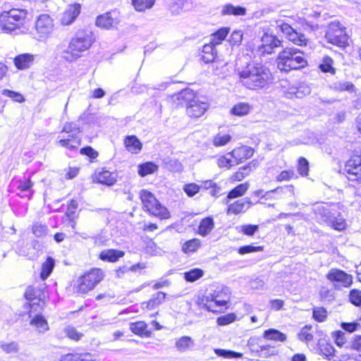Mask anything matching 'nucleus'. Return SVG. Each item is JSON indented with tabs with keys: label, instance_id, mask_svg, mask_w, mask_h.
Masks as SVG:
<instances>
[{
	"label": "nucleus",
	"instance_id": "f257e3e1",
	"mask_svg": "<svg viewBox=\"0 0 361 361\" xmlns=\"http://www.w3.org/2000/svg\"><path fill=\"white\" fill-rule=\"evenodd\" d=\"M238 75L243 85L252 90L262 89L272 82L269 69L261 63H249L238 70Z\"/></svg>",
	"mask_w": 361,
	"mask_h": 361
},
{
	"label": "nucleus",
	"instance_id": "f03ea898",
	"mask_svg": "<svg viewBox=\"0 0 361 361\" xmlns=\"http://www.w3.org/2000/svg\"><path fill=\"white\" fill-rule=\"evenodd\" d=\"M91 31L79 30L71 39L68 47L62 52L61 57L68 62H72L81 56V53L87 50L94 42Z\"/></svg>",
	"mask_w": 361,
	"mask_h": 361
},
{
	"label": "nucleus",
	"instance_id": "7ed1b4c3",
	"mask_svg": "<svg viewBox=\"0 0 361 361\" xmlns=\"http://www.w3.org/2000/svg\"><path fill=\"white\" fill-rule=\"evenodd\" d=\"M307 66L304 52L294 47H286L277 58L278 68L284 72L301 69Z\"/></svg>",
	"mask_w": 361,
	"mask_h": 361
},
{
	"label": "nucleus",
	"instance_id": "20e7f679",
	"mask_svg": "<svg viewBox=\"0 0 361 361\" xmlns=\"http://www.w3.org/2000/svg\"><path fill=\"white\" fill-rule=\"evenodd\" d=\"M178 98L185 102L186 114L192 118L201 117L209 107V104L207 101L201 100L195 95V92L190 89L182 90Z\"/></svg>",
	"mask_w": 361,
	"mask_h": 361
},
{
	"label": "nucleus",
	"instance_id": "39448f33",
	"mask_svg": "<svg viewBox=\"0 0 361 361\" xmlns=\"http://www.w3.org/2000/svg\"><path fill=\"white\" fill-rule=\"evenodd\" d=\"M27 11L25 9L12 8L0 15V27L6 33L19 30L26 21Z\"/></svg>",
	"mask_w": 361,
	"mask_h": 361
},
{
	"label": "nucleus",
	"instance_id": "423d86ee",
	"mask_svg": "<svg viewBox=\"0 0 361 361\" xmlns=\"http://www.w3.org/2000/svg\"><path fill=\"white\" fill-rule=\"evenodd\" d=\"M104 274L102 269L93 268L80 276L75 284V289L79 293H87L103 280Z\"/></svg>",
	"mask_w": 361,
	"mask_h": 361
},
{
	"label": "nucleus",
	"instance_id": "0eeeda50",
	"mask_svg": "<svg viewBox=\"0 0 361 361\" xmlns=\"http://www.w3.org/2000/svg\"><path fill=\"white\" fill-rule=\"evenodd\" d=\"M140 199L143 208L151 215L160 219H167L170 217L169 210L160 204L152 192L142 190L140 192Z\"/></svg>",
	"mask_w": 361,
	"mask_h": 361
},
{
	"label": "nucleus",
	"instance_id": "6e6552de",
	"mask_svg": "<svg viewBox=\"0 0 361 361\" xmlns=\"http://www.w3.org/2000/svg\"><path fill=\"white\" fill-rule=\"evenodd\" d=\"M325 38L328 42L339 47H345L348 45V36L346 34L345 27L338 21H332L329 24Z\"/></svg>",
	"mask_w": 361,
	"mask_h": 361
},
{
	"label": "nucleus",
	"instance_id": "1a4fd4ad",
	"mask_svg": "<svg viewBox=\"0 0 361 361\" xmlns=\"http://www.w3.org/2000/svg\"><path fill=\"white\" fill-rule=\"evenodd\" d=\"M228 297L214 290L213 293H207L203 298L199 300L198 304L202 305L207 310L217 312L223 310L228 301Z\"/></svg>",
	"mask_w": 361,
	"mask_h": 361
},
{
	"label": "nucleus",
	"instance_id": "9d476101",
	"mask_svg": "<svg viewBox=\"0 0 361 361\" xmlns=\"http://www.w3.org/2000/svg\"><path fill=\"white\" fill-rule=\"evenodd\" d=\"M63 133L66 134L72 133V138H61L59 141V145L71 150L77 149L78 146L80 145V138L78 136L80 130L78 125L73 122H66L61 132V133Z\"/></svg>",
	"mask_w": 361,
	"mask_h": 361
},
{
	"label": "nucleus",
	"instance_id": "9b49d317",
	"mask_svg": "<svg viewBox=\"0 0 361 361\" xmlns=\"http://www.w3.org/2000/svg\"><path fill=\"white\" fill-rule=\"evenodd\" d=\"M54 23L52 19L47 14L40 15L35 23V30L37 40L42 41L47 39L52 32Z\"/></svg>",
	"mask_w": 361,
	"mask_h": 361
},
{
	"label": "nucleus",
	"instance_id": "f8f14e48",
	"mask_svg": "<svg viewBox=\"0 0 361 361\" xmlns=\"http://www.w3.org/2000/svg\"><path fill=\"white\" fill-rule=\"evenodd\" d=\"M343 171L348 180L359 181L361 179V157L360 156L351 157L345 163Z\"/></svg>",
	"mask_w": 361,
	"mask_h": 361
},
{
	"label": "nucleus",
	"instance_id": "ddd939ff",
	"mask_svg": "<svg viewBox=\"0 0 361 361\" xmlns=\"http://www.w3.org/2000/svg\"><path fill=\"white\" fill-rule=\"evenodd\" d=\"M261 41L262 45L259 49L262 54H272L275 48L282 47V42L276 36L268 33L263 35Z\"/></svg>",
	"mask_w": 361,
	"mask_h": 361
},
{
	"label": "nucleus",
	"instance_id": "4468645a",
	"mask_svg": "<svg viewBox=\"0 0 361 361\" xmlns=\"http://www.w3.org/2000/svg\"><path fill=\"white\" fill-rule=\"evenodd\" d=\"M326 278L330 281L337 282L341 286L345 288L349 287L353 283L351 275L337 269H331L327 274Z\"/></svg>",
	"mask_w": 361,
	"mask_h": 361
},
{
	"label": "nucleus",
	"instance_id": "2eb2a0df",
	"mask_svg": "<svg viewBox=\"0 0 361 361\" xmlns=\"http://www.w3.org/2000/svg\"><path fill=\"white\" fill-rule=\"evenodd\" d=\"M118 23L116 12H107L99 16L96 20L97 26L106 30L116 27Z\"/></svg>",
	"mask_w": 361,
	"mask_h": 361
},
{
	"label": "nucleus",
	"instance_id": "dca6fc26",
	"mask_svg": "<svg viewBox=\"0 0 361 361\" xmlns=\"http://www.w3.org/2000/svg\"><path fill=\"white\" fill-rule=\"evenodd\" d=\"M228 209L226 214L228 215L233 214H238L241 212H245L252 204L251 200L249 197H245L235 201L231 204H227Z\"/></svg>",
	"mask_w": 361,
	"mask_h": 361
},
{
	"label": "nucleus",
	"instance_id": "f3484780",
	"mask_svg": "<svg viewBox=\"0 0 361 361\" xmlns=\"http://www.w3.org/2000/svg\"><path fill=\"white\" fill-rule=\"evenodd\" d=\"M80 5L75 4L70 5L64 11L61 18V22L63 25H69L73 23L80 13Z\"/></svg>",
	"mask_w": 361,
	"mask_h": 361
},
{
	"label": "nucleus",
	"instance_id": "a211bd4d",
	"mask_svg": "<svg viewBox=\"0 0 361 361\" xmlns=\"http://www.w3.org/2000/svg\"><path fill=\"white\" fill-rule=\"evenodd\" d=\"M311 92L310 87L306 84H300L298 86L290 87L285 92V95L288 99L302 98Z\"/></svg>",
	"mask_w": 361,
	"mask_h": 361
},
{
	"label": "nucleus",
	"instance_id": "6ab92c4d",
	"mask_svg": "<svg viewBox=\"0 0 361 361\" xmlns=\"http://www.w3.org/2000/svg\"><path fill=\"white\" fill-rule=\"evenodd\" d=\"M254 151L252 148L247 146H242L234 149L231 152L228 154L234 160L237 161V164L243 160L250 158L253 155Z\"/></svg>",
	"mask_w": 361,
	"mask_h": 361
},
{
	"label": "nucleus",
	"instance_id": "aec40b11",
	"mask_svg": "<svg viewBox=\"0 0 361 361\" xmlns=\"http://www.w3.org/2000/svg\"><path fill=\"white\" fill-rule=\"evenodd\" d=\"M124 255L125 252L122 250L107 249L104 250L100 252L99 258L104 262H116Z\"/></svg>",
	"mask_w": 361,
	"mask_h": 361
},
{
	"label": "nucleus",
	"instance_id": "412c9836",
	"mask_svg": "<svg viewBox=\"0 0 361 361\" xmlns=\"http://www.w3.org/2000/svg\"><path fill=\"white\" fill-rule=\"evenodd\" d=\"M35 60V56L30 54H22L14 59V64L19 70L29 68Z\"/></svg>",
	"mask_w": 361,
	"mask_h": 361
},
{
	"label": "nucleus",
	"instance_id": "4be33fe9",
	"mask_svg": "<svg viewBox=\"0 0 361 361\" xmlns=\"http://www.w3.org/2000/svg\"><path fill=\"white\" fill-rule=\"evenodd\" d=\"M124 145L132 154L139 153L142 147V142L135 135H128L124 140Z\"/></svg>",
	"mask_w": 361,
	"mask_h": 361
},
{
	"label": "nucleus",
	"instance_id": "5701e85b",
	"mask_svg": "<svg viewBox=\"0 0 361 361\" xmlns=\"http://www.w3.org/2000/svg\"><path fill=\"white\" fill-rule=\"evenodd\" d=\"M246 8L243 6H235L231 4H225L221 11L222 16H245L246 14Z\"/></svg>",
	"mask_w": 361,
	"mask_h": 361
},
{
	"label": "nucleus",
	"instance_id": "b1692460",
	"mask_svg": "<svg viewBox=\"0 0 361 361\" xmlns=\"http://www.w3.org/2000/svg\"><path fill=\"white\" fill-rule=\"evenodd\" d=\"M175 345L179 352L184 353L191 350L195 345V342L191 337L184 336L176 341Z\"/></svg>",
	"mask_w": 361,
	"mask_h": 361
},
{
	"label": "nucleus",
	"instance_id": "393cba45",
	"mask_svg": "<svg viewBox=\"0 0 361 361\" xmlns=\"http://www.w3.org/2000/svg\"><path fill=\"white\" fill-rule=\"evenodd\" d=\"M147 325L143 321H139L130 324V329L137 335L140 336L149 337L151 335V331L147 329Z\"/></svg>",
	"mask_w": 361,
	"mask_h": 361
},
{
	"label": "nucleus",
	"instance_id": "a878e982",
	"mask_svg": "<svg viewBox=\"0 0 361 361\" xmlns=\"http://www.w3.org/2000/svg\"><path fill=\"white\" fill-rule=\"evenodd\" d=\"M249 184L247 183H241L237 185L228 193L225 202L228 204V201L230 200L243 196L247 192Z\"/></svg>",
	"mask_w": 361,
	"mask_h": 361
},
{
	"label": "nucleus",
	"instance_id": "bb28decb",
	"mask_svg": "<svg viewBox=\"0 0 361 361\" xmlns=\"http://www.w3.org/2000/svg\"><path fill=\"white\" fill-rule=\"evenodd\" d=\"M216 55L215 46H214L210 42L209 44H206L202 47V59L206 63L213 62Z\"/></svg>",
	"mask_w": 361,
	"mask_h": 361
},
{
	"label": "nucleus",
	"instance_id": "cd10ccee",
	"mask_svg": "<svg viewBox=\"0 0 361 361\" xmlns=\"http://www.w3.org/2000/svg\"><path fill=\"white\" fill-rule=\"evenodd\" d=\"M96 178L98 183L107 185H113L116 181V176L110 171L106 170H103L99 172Z\"/></svg>",
	"mask_w": 361,
	"mask_h": 361
},
{
	"label": "nucleus",
	"instance_id": "c85d7f7f",
	"mask_svg": "<svg viewBox=\"0 0 361 361\" xmlns=\"http://www.w3.org/2000/svg\"><path fill=\"white\" fill-rule=\"evenodd\" d=\"M328 225L337 231H343L346 228L345 220L340 213L337 212L336 210Z\"/></svg>",
	"mask_w": 361,
	"mask_h": 361
},
{
	"label": "nucleus",
	"instance_id": "c756f323",
	"mask_svg": "<svg viewBox=\"0 0 361 361\" xmlns=\"http://www.w3.org/2000/svg\"><path fill=\"white\" fill-rule=\"evenodd\" d=\"M214 222L212 218L206 217L203 219L198 226V233L202 236L207 235L214 228Z\"/></svg>",
	"mask_w": 361,
	"mask_h": 361
},
{
	"label": "nucleus",
	"instance_id": "7c9ffc66",
	"mask_svg": "<svg viewBox=\"0 0 361 361\" xmlns=\"http://www.w3.org/2000/svg\"><path fill=\"white\" fill-rule=\"evenodd\" d=\"M158 170V166L153 162L148 161L138 166L137 173L141 177L152 174Z\"/></svg>",
	"mask_w": 361,
	"mask_h": 361
},
{
	"label": "nucleus",
	"instance_id": "2f4dec72",
	"mask_svg": "<svg viewBox=\"0 0 361 361\" xmlns=\"http://www.w3.org/2000/svg\"><path fill=\"white\" fill-rule=\"evenodd\" d=\"M228 27H221L211 35L210 43L214 46L220 44L229 32Z\"/></svg>",
	"mask_w": 361,
	"mask_h": 361
},
{
	"label": "nucleus",
	"instance_id": "473e14b6",
	"mask_svg": "<svg viewBox=\"0 0 361 361\" xmlns=\"http://www.w3.org/2000/svg\"><path fill=\"white\" fill-rule=\"evenodd\" d=\"M314 212L315 214L320 217L322 221L328 224L334 213L335 212V210L330 209L329 208L323 206H317L314 209Z\"/></svg>",
	"mask_w": 361,
	"mask_h": 361
},
{
	"label": "nucleus",
	"instance_id": "72a5a7b5",
	"mask_svg": "<svg viewBox=\"0 0 361 361\" xmlns=\"http://www.w3.org/2000/svg\"><path fill=\"white\" fill-rule=\"evenodd\" d=\"M166 298V294L163 292H158L154 294L151 299L146 302V307L153 310L160 305Z\"/></svg>",
	"mask_w": 361,
	"mask_h": 361
},
{
	"label": "nucleus",
	"instance_id": "f704fd0d",
	"mask_svg": "<svg viewBox=\"0 0 361 361\" xmlns=\"http://www.w3.org/2000/svg\"><path fill=\"white\" fill-rule=\"evenodd\" d=\"M32 326H35L39 333H44L49 329V326L45 318L41 315H36L30 322Z\"/></svg>",
	"mask_w": 361,
	"mask_h": 361
},
{
	"label": "nucleus",
	"instance_id": "c9c22d12",
	"mask_svg": "<svg viewBox=\"0 0 361 361\" xmlns=\"http://www.w3.org/2000/svg\"><path fill=\"white\" fill-rule=\"evenodd\" d=\"M334 60L328 56H325L322 61V63L319 64V68L320 71L323 73H329L331 75H334L336 73V69L333 66Z\"/></svg>",
	"mask_w": 361,
	"mask_h": 361
},
{
	"label": "nucleus",
	"instance_id": "e433bc0d",
	"mask_svg": "<svg viewBox=\"0 0 361 361\" xmlns=\"http://www.w3.org/2000/svg\"><path fill=\"white\" fill-rule=\"evenodd\" d=\"M155 0H132V5L139 12L150 9L154 5Z\"/></svg>",
	"mask_w": 361,
	"mask_h": 361
},
{
	"label": "nucleus",
	"instance_id": "4c0bfd02",
	"mask_svg": "<svg viewBox=\"0 0 361 361\" xmlns=\"http://www.w3.org/2000/svg\"><path fill=\"white\" fill-rule=\"evenodd\" d=\"M264 337L268 340H273L277 341H285L286 340V336L281 331L274 329H269L264 332Z\"/></svg>",
	"mask_w": 361,
	"mask_h": 361
},
{
	"label": "nucleus",
	"instance_id": "58836bf2",
	"mask_svg": "<svg viewBox=\"0 0 361 361\" xmlns=\"http://www.w3.org/2000/svg\"><path fill=\"white\" fill-rule=\"evenodd\" d=\"M201 246V241L197 238H193L186 241L182 246V250L185 253L195 252Z\"/></svg>",
	"mask_w": 361,
	"mask_h": 361
},
{
	"label": "nucleus",
	"instance_id": "ea45409f",
	"mask_svg": "<svg viewBox=\"0 0 361 361\" xmlns=\"http://www.w3.org/2000/svg\"><path fill=\"white\" fill-rule=\"evenodd\" d=\"M204 276V271L194 268L184 273V279L188 282H195Z\"/></svg>",
	"mask_w": 361,
	"mask_h": 361
},
{
	"label": "nucleus",
	"instance_id": "a19ab883",
	"mask_svg": "<svg viewBox=\"0 0 361 361\" xmlns=\"http://www.w3.org/2000/svg\"><path fill=\"white\" fill-rule=\"evenodd\" d=\"M54 267V260L49 257L47 260L42 264V271L40 273V277L42 280H45L52 272Z\"/></svg>",
	"mask_w": 361,
	"mask_h": 361
},
{
	"label": "nucleus",
	"instance_id": "79ce46f5",
	"mask_svg": "<svg viewBox=\"0 0 361 361\" xmlns=\"http://www.w3.org/2000/svg\"><path fill=\"white\" fill-rule=\"evenodd\" d=\"M270 193H276L278 195H282L283 194H288L290 197H293L294 193V188L293 185H284L281 187H277L274 190H271L265 192L264 196L269 195Z\"/></svg>",
	"mask_w": 361,
	"mask_h": 361
},
{
	"label": "nucleus",
	"instance_id": "37998d69",
	"mask_svg": "<svg viewBox=\"0 0 361 361\" xmlns=\"http://www.w3.org/2000/svg\"><path fill=\"white\" fill-rule=\"evenodd\" d=\"M289 41H291L295 44L298 46H303L307 44V39L305 35L300 32L294 30L288 37Z\"/></svg>",
	"mask_w": 361,
	"mask_h": 361
},
{
	"label": "nucleus",
	"instance_id": "c03bdc74",
	"mask_svg": "<svg viewBox=\"0 0 361 361\" xmlns=\"http://www.w3.org/2000/svg\"><path fill=\"white\" fill-rule=\"evenodd\" d=\"M250 106L248 104L239 103L235 105L231 110V112L236 116H244L249 113Z\"/></svg>",
	"mask_w": 361,
	"mask_h": 361
},
{
	"label": "nucleus",
	"instance_id": "a18cd8bd",
	"mask_svg": "<svg viewBox=\"0 0 361 361\" xmlns=\"http://www.w3.org/2000/svg\"><path fill=\"white\" fill-rule=\"evenodd\" d=\"M334 88L338 91H347L348 92H353L355 91V85L348 81H338L334 83Z\"/></svg>",
	"mask_w": 361,
	"mask_h": 361
},
{
	"label": "nucleus",
	"instance_id": "49530a36",
	"mask_svg": "<svg viewBox=\"0 0 361 361\" xmlns=\"http://www.w3.org/2000/svg\"><path fill=\"white\" fill-rule=\"evenodd\" d=\"M319 348L321 353L329 360L333 357L335 353V349L332 345L326 342H321L319 343Z\"/></svg>",
	"mask_w": 361,
	"mask_h": 361
},
{
	"label": "nucleus",
	"instance_id": "de8ad7c7",
	"mask_svg": "<svg viewBox=\"0 0 361 361\" xmlns=\"http://www.w3.org/2000/svg\"><path fill=\"white\" fill-rule=\"evenodd\" d=\"M312 317L318 322H323L327 317V311L323 307H314L312 310Z\"/></svg>",
	"mask_w": 361,
	"mask_h": 361
},
{
	"label": "nucleus",
	"instance_id": "09e8293b",
	"mask_svg": "<svg viewBox=\"0 0 361 361\" xmlns=\"http://www.w3.org/2000/svg\"><path fill=\"white\" fill-rule=\"evenodd\" d=\"M215 354L219 357H222L224 358H239L243 356V354L240 353H237L230 350H224V349H214Z\"/></svg>",
	"mask_w": 361,
	"mask_h": 361
},
{
	"label": "nucleus",
	"instance_id": "8fccbe9b",
	"mask_svg": "<svg viewBox=\"0 0 361 361\" xmlns=\"http://www.w3.org/2000/svg\"><path fill=\"white\" fill-rule=\"evenodd\" d=\"M32 231L37 238L44 237L47 234L48 227L41 223H35L32 225Z\"/></svg>",
	"mask_w": 361,
	"mask_h": 361
},
{
	"label": "nucleus",
	"instance_id": "3c124183",
	"mask_svg": "<svg viewBox=\"0 0 361 361\" xmlns=\"http://www.w3.org/2000/svg\"><path fill=\"white\" fill-rule=\"evenodd\" d=\"M259 348L258 353L259 355L265 358L276 354V350L274 348L271 347L269 345H262L259 346Z\"/></svg>",
	"mask_w": 361,
	"mask_h": 361
},
{
	"label": "nucleus",
	"instance_id": "603ef678",
	"mask_svg": "<svg viewBox=\"0 0 361 361\" xmlns=\"http://www.w3.org/2000/svg\"><path fill=\"white\" fill-rule=\"evenodd\" d=\"M0 348L6 353H17L19 350V345L16 342L12 341L10 343H0Z\"/></svg>",
	"mask_w": 361,
	"mask_h": 361
},
{
	"label": "nucleus",
	"instance_id": "864d4df0",
	"mask_svg": "<svg viewBox=\"0 0 361 361\" xmlns=\"http://www.w3.org/2000/svg\"><path fill=\"white\" fill-rule=\"evenodd\" d=\"M200 188H203L206 190L211 189L210 194L212 196H216L219 193L221 189L215 183L210 180L202 182Z\"/></svg>",
	"mask_w": 361,
	"mask_h": 361
},
{
	"label": "nucleus",
	"instance_id": "5fc2aeb1",
	"mask_svg": "<svg viewBox=\"0 0 361 361\" xmlns=\"http://www.w3.org/2000/svg\"><path fill=\"white\" fill-rule=\"evenodd\" d=\"M310 329L311 326H305V327H303L298 334L299 340L306 343L312 341L313 335L309 333V331Z\"/></svg>",
	"mask_w": 361,
	"mask_h": 361
},
{
	"label": "nucleus",
	"instance_id": "6e6d98bb",
	"mask_svg": "<svg viewBox=\"0 0 361 361\" xmlns=\"http://www.w3.org/2000/svg\"><path fill=\"white\" fill-rule=\"evenodd\" d=\"M349 299L352 304L355 306H361V290L353 289L349 294Z\"/></svg>",
	"mask_w": 361,
	"mask_h": 361
},
{
	"label": "nucleus",
	"instance_id": "4d7b16f0",
	"mask_svg": "<svg viewBox=\"0 0 361 361\" xmlns=\"http://www.w3.org/2000/svg\"><path fill=\"white\" fill-rule=\"evenodd\" d=\"M295 176V172L293 170H284L276 176V181L282 182L287 181L293 179Z\"/></svg>",
	"mask_w": 361,
	"mask_h": 361
},
{
	"label": "nucleus",
	"instance_id": "13d9d810",
	"mask_svg": "<svg viewBox=\"0 0 361 361\" xmlns=\"http://www.w3.org/2000/svg\"><path fill=\"white\" fill-rule=\"evenodd\" d=\"M298 171L301 176L307 175L309 171V163L306 159L303 157L299 159Z\"/></svg>",
	"mask_w": 361,
	"mask_h": 361
},
{
	"label": "nucleus",
	"instance_id": "bf43d9fd",
	"mask_svg": "<svg viewBox=\"0 0 361 361\" xmlns=\"http://www.w3.org/2000/svg\"><path fill=\"white\" fill-rule=\"evenodd\" d=\"M231 139L229 135H216L214 138V145L216 147L226 145Z\"/></svg>",
	"mask_w": 361,
	"mask_h": 361
},
{
	"label": "nucleus",
	"instance_id": "052dcab7",
	"mask_svg": "<svg viewBox=\"0 0 361 361\" xmlns=\"http://www.w3.org/2000/svg\"><path fill=\"white\" fill-rule=\"evenodd\" d=\"M218 166L221 168L226 167L229 169L230 167L237 165V161H234L233 159L228 158L226 156L220 157L217 161Z\"/></svg>",
	"mask_w": 361,
	"mask_h": 361
},
{
	"label": "nucleus",
	"instance_id": "680f3d73",
	"mask_svg": "<svg viewBox=\"0 0 361 361\" xmlns=\"http://www.w3.org/2000/svg\"><path fill=\"white\" fill-rule=\"evenodd\" d=\"M3 95L13 99L15 102H22L24 101V98L22 94L18 92L9 90H3L1 92Z\"/></svg>",
	"mask_w": 361,
	"mask_h": 361
},
{
	"label": "nucleus",
	"instance_id": "e2e57ef3",
	"mask_svg": "<svg viewBox=\"0 0 361 361\" xmlns=\"http://www.w3.org/2000/svg\"><path fill=\"white\" fill-rule=\"evenodd\" d=\"M200 186L197 185L195 183L187 184L183 188L184 192L189 197H192L195 195H196L200 191Z\"/></svg>",
	"mask_w": 361,
	"mask_h": 361
},
{
	"label": "nucleus",
	"instance_id": "0e129e2a",
	"mask_svg": "<svg viewBox=\"0 0 361 361\" xmlns=\"http://www.w3.org/2000/svg\"><path fill=\"white\" fill-rule=\"evenodd\" d=\"M263 250L261 246H253L252 245L242 246L238 249V252L240 255H245L250 252H259Z\"/></svg>",
	"mask_w": 361,
	"mask_h": 361
},
{
	"label": "nucleus",
	"instance_id": "69168bd1",
	"mask_svg": "<svg viewBox=\"0 0 361 361\" xmlns=\"http://www.w3.org/2000/svg\"><path fill=\"white\" fill-rule=\"evenodd\" d=\"M235 318L236 317L234 314H228L226 315L219 317L217 319V324L220 326L227 325L234 322Z\"/></svg>",
	"mask_w": 361,
	"mask_h": 361
},
{
	"label": "nucleus",
	"instance_id": "338daca9",
	"mask_svg": "<svg viewBox=\"0 0 361 361\" xmlns=\"http://www.w3.org/2000/svg\"><path fill=\"white\" fill-rule=\"evenodd\" d=\"M259 226L257 225L247 224L244 225L241 228V231L246 235H253L256 231H258Z\"/></svg>",
	"mask_w": 361,
	"mask_h": 361
},
{
	"label": "nucleus",
	"instance_id": "774afa93",
	"mask_svg": "<svg viewBox=\"0 0 361 361\" xmlns=\"http://www.w3.org/2000/svg\"><path fill=\"white\" fill-rule=\"evenodd\" d=\"M66 335L71 339L78 341L82 337V334L77 331V330L72 326H68L66 329Z\"/></svg>",
	"mask_w": 361,
	"mask_h": 361
}]
</instances>
